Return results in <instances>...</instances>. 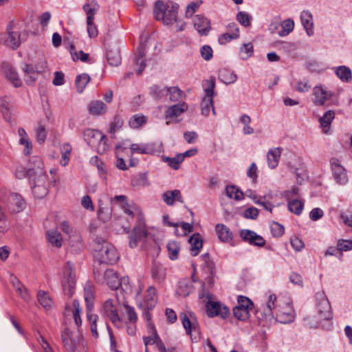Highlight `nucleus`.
<instances>
[{"label": "nucleus", "instance_id": "f257e3e1", "mask_svg": "<svg viewBox=\"0 0 352 352\" xmlns=\"http://www.w3.org/2000/svg\"><path fill=\"white\" fill-rule=\"evenodd\" d=\"M34 162L37 164V168H30L26 171L32 185L33 195L42 199L48 193L49 183L47 175L43 170V163L41 158H34Z\"/></svg>", "mask_w": 352, "mask_h": 352}, {"label": "nucleus", "instance_id": "f03ea898", "mask_svg": "<svg viewBox=\"0 0 352 352\" xmlns=\"http://www.w3.org/2000/svg\"><path fill=\"white\" fill-rule=\"evenodd\" d=\"M95 257L100 263L115 264L119 259L116 248L102 237L96 236L93 241Z\"/></svg>", "mask_w": 352, "mask_h": 352}, {"label": "nucleus", "instance_id": "7ed1b4c3", "mask_svg": "<svg viewBox=\"0 0 352 352\" xmlns=\"http://www.w3.org/2000/svg\"><path fill=\"white\" fill-rule=\"evenodd\" d=\"M85 141L96 152L102 155L109 148L107 137L97 129H87L83 132Z\"/></svg>", "mask_w": 352, "mask_h": 352}, {"label": "nucleus", "instance_id": "20e7f679", "mask_svg": "<svg viewBox=\"0 0 352 352\" xmlns=\"http://www.w3.org/2000/svg\"><path fill=\"white\" fill-rule=\"evenodd\" d=\"M124 211L128 215L133 217L138 212V223L133 228L132 233L129 236V246L131 248L137 247L138 242L145 239L148 235V232L145 228V223L143 220L142 214L138 210H132L130 206L122 208Z\"/></svg>", "mask_w": 352, "mask_h": 352}, {"label": "nucleus", "instance_id": "39448f33", "mask_svg": "<svg viewBox=\"0 0 352 352\" xmlns=\"http://www.w3.org/2000/svg\"><path fill=\"white\" fill-rule=\"evenodd\" d=\"M153 12L155 19L164 25H170L177 21V8L166 6L161 1L155 3Z\"/></svg>", "mask_w": 352, "mask_h": 352}, {"label": "nucleus", "instance_id": "423d86ee", "mask_svg": "<svg viewBox=\"0 0 352 352\" xmlns=\"http://www.w3.org/2000/svg\"><path fill=\"white\" fill-rule=\"evenodd\" d=\"M6 32V34L1 35L0 43L12 49L18 48L27 36L25 33L20 34L14 30L13 21H10L7 25Z\"/></svg>", "mask_w": 352, "mask_h": 352}, {"label": "nucleus", "instance_id": "0eeeda50", "mask_svg": "<svg viewBox=\"0 0 352 352\" xmlns=\"http://www.w3.org/2000/svg\"><path fill=\"white\" fill-rule=\"evenodd\" d=\"M204 86L205 95L200 104L201 113L204 116H208L210 110H212V114L216 116L213 102L214 89L215 87L214 80H206Z\"/></svg>", "mask_w": 352, "mask_h": 352}, {"label": "nucleus", "instance_id": "6e6552de", "mask_svg": "<svg viewBox=\"0 0 352 352\" xmlns=\"http://www.w3.org/2000/svg\"><path fill=\"white\" fill-rule=\"evenodd\" d=\"M61 284L64 294L71 297L74 294L76 287L74 265L71 261L67 262L64 267Z\"/></svg>", "mask_w": 352, "mask_h": 352}, {"label": "nucleus", "instance_id": "1a4fd4ad", "mask_svg": "<svg viewBox=\"0 0 352 352\" xmlns=\"http://www.w3.org/2000/svg\"><path fill=\"white\" fill-rule=\"evenodd\" d=\"M61 338L64 347L69 352H76L84 342L78 331H72L69 328H65L62 332Z\"/></svg>", "mask_w": 352, "mask_h": 352}, {"label": "nucleus", "instance_id": "9d476101", "mask_svg": "<svg viewBox=\"0 0 352 352\" xmlns=\"http://www.w3.org/2000/svg\"><path fill=\"white\" fill-rule=\"evenodd\" d=\"M98 5L94 0L83 6V10L87 14V30L90 38H95L98 34L97 25L94 23V16L98 10Z\"/></svg>", "mask_w": 352, "mask_h": 352}, {"label": "nucleus", "instance_id": "9b49d317", "mask_svg": "<svg viewBox=\"0 0 352 352\" xmlns=\"http://www.w3.org/2000/svg\"><path fill=\"white\" fill-rule=\"evenodd\" d=\"M180 317L186 333L190 336L192 342H198L201 339V331L196 319L192 316L190 318L186 314L180 315Z\"/></svg>", "mask_w": 352, "mask_h": 352}, {"label": "nucleus", "instance_id": "f8f14e48", "mask_svg": "<svg viewBox=\"0 0 352 352\" xmlns=\"http://www.w3.org/2000/svg\"><path fill=\"white\" fill-rule=\"evenodd\" d=\"M95 278L98 283L107 284L111 289L116 290L120 288L119 278L117 273L113 270L107 269L101 274L98 270L94 272Z\"/></svg>", "mask_w": 352, "mask_h": 352}, {"label": "nucleus", "instance_id": "ddd939ff", "mask_svg": "<svg viewBox=\"0 0 352 352\" xmlns=\"http://www.w3.org/2000/svg\"><path fill=\"white\" fill-rule=\"evenodd\" d=\"M205 307L207 316L210 318L219 316L225 319L230 314L229 309L219 301L209 300Z\"/></svg>", "mask_w": 352, "mask_h": 352}, {"label": "nucleus", "instance_id": "4468645a", "mask_svg": "<svg viewBox=\"0 0 352 352\" xmlns=\"http://www.w3.org/2000/svg\"><path fill=\"white\" fill-rule=\"evenodd\" d=\"M316 307L321 319L329 320L332 318L331 307L329 300L323 292L316 294Z\"/></svg>", "mask_w": 352, "mask_h": 352}, {"label": "nucleus", "instance_id": "2eb2a0df", "mask_svg": "<svg viewBox=\"0 0 352 352\" xmlns=\"http://www.w3.org/2000/svg\"><path fill=\"white\" fill-rule=\"evenodd\" d=\"M104 316L110 319L113 325L118 329L122 327V321L119 316L117 309L115 307L113 300L111 299L107 300L102 307V309Z\"/></svg>", "mask_w": 352, "mask_h": 352}, {"label": "nucleus", "instance_id": "dca6fc26", "mask_svg": "<svg viewBox=\"0 0 352 352\" xmlns=\"http://www.w3.org/2000/svg\"><path fill=\"white\" fill-rule=\"evenodd\" d=\"M333 177L340 185H344L348 182V177L345 168L341 165L337 158H331L330 160Z\"/></svg>", "mask_w": 352, "mask_h": 352}, {"label": "nucleus", "instance_id": "f3484780", "mask_svg": "<svg viewBox=\"0 0 352 352\" xmlns=\"http://www.w3.org/2000/svg\"><path fill=\"white\" fill-rule=\"evenodd\" d=\"M6 207L11 212L17 213L25 208V202L20 195L13 192L8 198Z\"/></svg>", "mask_w": 352, "mask_h": 352}, {"label": "nucleus", "instance_id": "a211bd4d", "mask_svg": "<svg viewBox=\"0 0 352 352\" xmlns=\"http://www.w3.org/2000/svg\"><path fill=\"white\" fill-rule=\"evenodd\" d=\"M149 327L152 330L151 335L144 338V343L145 344V349L148 348V344H156V347L159 352H167V349L160 338L159 337L157 331L153 324L149 323Z\"/></svg>", "mask_w": 352, "mask_h": 352}, {"label": "nucleus", "instance_id": "6ab92c4d", "mask_svg": "<svg viewBox=\"0 0 352 352\" xmlns=\"http://www.w3.org/2000/svg\"><path fill=\"white\" fill-rule=\"evenodd\" d=\"M240 236L245 241L248 242L250 245L258 247H263L265 245L264 238L252 230H242Z\"/></svg>", "mask_w": 352, "mask_h": 352}, {"label": "nucleus", "instance_id": "aec40b11", "mask_svg": "<svg viewBox=\"0 0 352 352\" xmlns=\"http://www.w3.org/2000/svg\"><path fill=\"white\" fill-rule=\"evenodd\" d=\"M314 98L313 102L316 105H323L333 96V93L326 91L322 86H316L313 89Z\"/></svg>", "mask_w": 352, "mask_h": 352}, {"label": "nucleus", "instance_id": "412c9836", "mask_svg": "<svg viewBox=\"0 0 352 352\" xmlns=\"http://www.w3.org/2000/svg\"><path fill=\"white\" fill-rule=\"evenodd\" d=\"M69 250L74 253L81 252L84 249V243L79 232H72L68 239Z\"/></svg>", "mask_w": 352, "mask_h": 352}, {"label": "nucleus", "instance_id": "4be33fe9", "mask_svg": "<svg viewBox=\"0 0 352 352\" xmlns=\"http://www.w3.org/2000/svg\"><path fill=\"white\" fill-rule=\"evenodd\" d=\"M2 71L6 78L15 87H19L22 85V80L19 78L16 70L8 63H3Z\"/></svg>", "mask_w": 352, "mask_h": 352}, {"label": "nucleus", "instance_id": "5701e85b", "mask_svg": "<svg viewBox=\"0 0 352 352\" xmlns=\"http://www.w3.org/2000/svg\"><path fill=\"white\" fill-rule=\"evenodd\" d=\"M194 27L201 36L208 35L210 30V21L201 15H196L193 19Z\"/></svg>", "mask_w": 352, "mask_h": 352}, {"label": "nucleus", "instance_id": "b1692460", "mask_svg": "<svg viewBox=\"0 0 352 352\" xmlns=\"http://www.w3.org/2000/svg\"><path fill=\"white\" fill-rule=\"evenodd\" d=\"M151 274L152 278L155 282L160 283L166 278V269L162 264L155 261L151 268Z\"/></svg>", "mask_w": 352, "mask_h": 352}, {"label": "nucleus", "instance_id": "393cba45", "mask_svg": "<svg viewBox=\"0 0 352 352\" xmlns=\"http://www.w3.org/2000/svg\"><path fill=\"white\" fill-rule=\"evenodd\" d=\"M188 105L185 102L170 106L165 112L166 118H176L187 111Z\"/></svg>", "mask_w": 352, "mask_h": 352}, {"label": "nucleus", "instance_id": "a878e982", "mask_svg": "<svg viewBox=\"0 0 352 352\" xmlns=\"http://www.w3.org/2000/svg\"><path fill=\"white\" fill-rule=\"evenodd\" d=\"M281 149L279 147L270 149L267 153V164L270 168H275L279 162Z\"/></svg>", "mask_w": 352, "mask_h": 352}, {"label": "nucleus", "instance_id": "bb28decb", "mask_svg": "<svg viewBox=\"0 0 352 352\" xmlns=\"http://www.w3.org/2000/svg\"><path fill=\"white\" fill-rule=\"evenodd\" d=\"M302 25L306 30L308 36L314 34V23L311 14L308 11H302L300 14Z\"/></svg>", "mask_w": 352, "mask_h": 352}, {"label": "nucleus", "instance_id": "cd10ccee", "mask_svg": "<svg viewBox=\"0 0 352 352\" xmlns=\"http://www.w3.org/2000/svg\"><path fill=\"white\" fill-rule=\"evenodd\" d=\"M162 197L164 201L168 206L173 205L175 201L183 203V199L180 190L177 189L166 191L164 192Z\"/></svg>", "mask_w": 352, "mask_h": 352}, {"label": "nucleus", "instance_id": "c85d7f7f", "mask_svg": "<svg viewBox=\"0 0 352 352\" xmlns=\"http://www.w3.org/2000/svg\"><path fill=\"white\" fill-rule=\"evenodd\" d=\"M24 72V80L28 85H32L38 78V72L32 65L25 64L22 68Z\"/></svg>", "mask_w": 352, "mask_h": 352}, {"label": "nucleus", "instance_id": "c756f323", "mask_svg": "<svg viewBox=\"0 0 352 352\" xmlns=\"http://www.w3.org/2000/svg\"><path fill=\"white\" fill-rule=\"evenodd\" d=\"M277 306L276 295H270L266 305L263 307L265 316L269 318H274V311L276 309Z\"/></svg>", "mask_w": 352, "mask_h": 352}, {"label": "nucleus", "instance_id": "7c9ffc66", "mask_svg": "<svg viewBox=\"0 0 352 352\" xmlns=\"http://www.w3.org/2000/svg\"><path fill=\"white\" fill-rule=\"evenodd\" d=\"M192 256H197L203 246V241L199 233L193 234L188 239Z\"/></svg>", "mask_w": 352, "mask_h": 352}, {"label": "nucleus", "instance_id": "2f4dec72", "mask_svg": "<svg viewBox=\"0 0 352 352\" xmlns=\"http://www.w3.org/2000/svg\"><path fill=\"white\" fill-rule=\"evenodd\" d=\"M107 59L111 66H118L121 63V56L118 47H113L107 52Z\"/></svg>", "mask_w": 352, "mask_h": 352}, {"label": "nucleus", "instance_id": "473e14b6", "mask_svg": "<svg viewBox=\"0 0 352 352\" xmlns=\"http://www.w3.org/2000/svg\"><path fill=\"white\" fill-rule=\"evenodd\" d=\"M88 110L90 114L100 116L107 111L106 105L100 100H94L89 102Z\"/></svg>", "mask_w": 352, "mask_h": 352}, {"label": "nucleus", "instance_id": "72a5a7b5", "mask_svg": "<svg viewBox=\"0 0 352 352\" xmlns=\"http://www.w3.org/2000/svg\"><path fill=\"white\" fill-rule=\"evenodd\" d=\"M335 118V113L333 111L329 110L324 113L322 117L320 118V126L322 129L324 133H328L330 129V125L332 120Z\"/></svg>", "mask_w": 352, "mask_h": 352}, {"label": "nucleus", "instance_id": "f704fd0d", "mask_svg": "<svg viewBox=\"0 0 352 352\" xmlns=\"http://www.w3.org/2000/svg\"><path fill=\"white\" fill-rule=\"evenodd\" d=\"M336 76L342 81L349 82L352 80V73L349 67L342 65L335 68Z\"/></svg>", "mask_w": 352, "mask_h": 352}, {"label": "nucleus", "instance_id": "c9c22d12", "mask_svg": "<svg viewBox=\"0 0 352 352\" xmlns=\"http://www.w3.org/2000/svg\"><path fill=\"white\" fill-rule=\"evenodd\" d=\"M85 300L87 304V311H91L94 307V286L87 283L84 289Z\"/></svg>", "mask_w": 352, "mask_h": 352}, {"label": "nucleus", "instance_id": "e433bc0d", "mask_svg": "<svg viewBox=\"0 0 352 352\" xmlns=\"http://www.w3.org/2000/svg\"><path fill=\"white\" fill-rule=\"evenodd\" d=\"M48 242L56 248H60L63 243L61 234L55 230H49L46 232Z\"/></svg>", "mask_w": 352, "mask_h": 352}, {"label": "nucleus", "instance_id": "4c0bfd02", "mask_svg": "<svg viewBox=\"0 0 352 352\" xmlns=\"http://www.w3.org/2000/svg\"><path fill=\"white\" fill-rule=\"evenodd\" d=\"M216 232L221 241L228 242L232 239V234L230 229L223 224H217L216 226Z\"/></svg>", "mask_w": 352, "mask_h": 352}, {"label": "nucleus", "instance_id": "58836bf2", "mask_svg": "<svg viewBox=\"0 0 352 352\" xmlns=\"http://www.w3.org/2000/svg\"><path fill=\"white\" fill-rule=\"evenodd\" d=\"M275 317L278 322L283 324L289 323L294 320V314L292 310L285 312L280 309H278Z\"/></svg>", "mask_w": 352, "mask_h": 352}, {"label": "nucleus", "instance_id": "ea45409f", "mask_svg": "<svg viewBox=\"0 0 352 352\" xmlns=\"http://www.w3.org/2000/svg\"><path fill=\"white\" fill-rule=\"evenodd\" d=\"M232 26L234 28V31L232 33H223L219 37V43L221 45H225L228 41L236 39L239 37V30L235 23H232Z\"/></svg>", "mask_w": 352, "mask_h": 352}, {"label": "nucleus", "instance_id": "a19ab883", "mask_svg": "<svg viewBox=\"0 0 352 352\" xmlns=\"http://www.w3.org/2000/svg\"><path fill=\"white\" fill-rule=\"evenodd\" d=\"M219 77L220 80L226 84L234 82L237 79V76L233 71L228 69H222L219 71Z\"/></svg>", "mask_w": 352, "mask_h": 352}, {"label": "nucleus", "instance_id": "79ce46f5", "mask_svg": "<svg viewBox=\"0 0 352 352\" xmlns=\"http://www.w3.org/2000/svg\"><path fill=\"white\" fill-rule=\"evenodd\" d=\"M146 293V307L147 309H151L157 303L156 289L153 287H149Z\"/></svg>", "mask_w": 352, "mask_h": 352}, {"label": "nucleus", "instance_id": "37998d69", "mask_svg": "<svg viewBox=\"0 0 352 352\" xmlns=\"http://www.w3.org/2000/svg\"><path fill=\"white\" fill-rule=\"evenodd\" d=\"M131 153L140 154H150L153 153V148L150 144H132L130 145Z\"/></svg>", "mask_w": 352, "mask_h": 352}, {"label": "nucleus", "instance_id": "c03bdc74", "mask_svg": "<svg viewBox=\"0 0 352 352\" xmlns=\"http://www.w3.org/2000/svg\"><path fill=\"white\" fill-rule=\"evenodd\" d=\"M226 193L228 197L236 201L241 200L244 197V193L235 186H228L226 188Z\"/></svg>", "mask_w": 352, "mask_h": 352}, {"label": "nucleus", "instance_id": "a18cd8bd", "mask_svg": "<svg viewBox=\"0 0 352 352\" xmlns=\"http://www.w3.org/2000/svg\"><path fill=\"white\" fill-rule=\"evenodd\" d=\"M144 52H145V47L144 46H141L138 49V54L135 57V64L139 66V68L137 71V74L140 75L142 74L143 70L146 67V64L144 63Z\"/></svg>", "mask_w": 352, "mask_h": 352}, {"label": "nucleus", "instance_id": "49530a36", "mask_svg": "<svg viewBox=\"0 0 352 352\" xmlns=\"http://www.w3.org/2000/svg\"><path fill=\"white\" fill-rule=\"evenodd\" d=\"M39 303L46 310L50 309L53 305V301L48 294L45 292L40 291L37 295Z\"/></svg>", "mask_w": 352, "mask_h": 352}, {"label": "nucleus", "instance_id": "de8ad7c7", "mask_svg": "<svg viewBox=\"0 0 352 352\" xmlns=\"http://www.w3.org/2000/svg\"><path fill=\"white\" fill-rule=\"evenodd\" d=\"M90 81V76L87 74H82L76 76V85L78 93H82Z\"/></svg>", "mask_w": 352, "mask_h": 352}, {"label": "nucleus", "instance_id": "09e8293b", "mask_svg": "<svg viewBox=\"0 0 352 352\" xmlns=\"http://www.w3.org/2000/svg\"><path fill=\"white\" fill-rule=\"evenodd\" d=\"M233 314L239 320L245 321L250 317V310L246 308H243L239 305H236L233 308Z\"/></svg>", "mask_w": 352, "mask_h": 352}, {"label": "nucleus", "instance_id": "8fccbe9b", "mask_svg": "<svg viewBox=\"0 0 352 352\" xmlns=\"http://www.w3.org/2000/svg\"><path fill=\"white\" fill-rule=\"evenodd\" d=\"M147 121V118L142 114H136L133 116L129 122V126L133 129H138L144 124Z\"/></svg>", "mask_w": 352, "mask_h": 352}, {"label": "nucleus", "instance_id": "3c124183", "mask_svg": "<svg viewBox=\"0 0 352 352\" xmlns=\"http://www.w3.org/2000/svg\"><path fill=\"white\" fill-rule=\"evenodd\" d=\"M167 250L170 259L174 261L178 258L180 246L177 242L175 241H169L167 243Z\"/></svg>", "mask_w": 352, "mask_h": 352}, {"label": "nucleus", "instance_id": "603ef678", "mask_svg": "<svg viewBox=\"0 0 352 352\" xmlns=\"http://www.w3.org/2000/svg\"><path fill=\"white\" fill-rule=\"evenodd\" d=\"M91 311H87V320L90 324V329L92 336L95 338H98L99 336L98 332L97 331V320L98 319V316L96 314H91Z\"/></svg>", "mask_w": 352, "mask_h": 352}, {"label": "nucleus", "instance_id": "864d4df0", "mask_svg": "<svg viewBox=\"0 0 352 352\" xmlns=\"http://www.w3.org/2000/svg\"><path fill=\"white\" fill-rule=\"evenodd\" d=\"M60 150L62 157L60 163L62 166H65L69 160L72 151V146L69 143H65L62 145Z\"/></svg>", "mask_w": 352, "mask_h": 352}, {"label": "nucleus", "instance_id": "5fc2aeb1", "mask_svg": "<svg viewBox=\"0 0 352 352\" xmlns=\"http://www.w3.org/2000/svg\"><path fill=\"white\" fill-rule=\"evenodd\" d=\"M294 28V22L292 19H288L281 23V30L278 32L280 36H285L292 32Z\"/></svg>", "mask_w": 352, "mask_h": 352}, {"label": "nucleus", "instance_id": "6e6d98bb", "mask_svg": "<svg viewBox=\"0 0 352 352\" xmlns=\"http://www.w3.org/2000/svg\"><path fill=\"white\" fill-rule=\"evenodd\" d=\"M150 94L151 96L156 100H160L165 95L168 94L167 87H160L157 85H153L150 88Z\"/></svg>", "mask_w": 352, "mask_h": 352}, {"label": "nucleus", "instance_id": "4d7b16f0", "mask_svg": "<svg viewBox=\"0 0 352 352\" xmlns=\"http://www.w3.org/2000/svg\"><path fill=\"white\" fill-rule=\"evenodd\" d=\"M164 161L167 162L168 165L173 169L177 170L180 164L184 161V157L181 154H177L173 157H165Z\"/></svg>", "mask_w": 352, "mask_h": 352}, {"label": "nucleus", "instance_id": "13d9d810", "mask_svg": "<svg viewBox=\"0 0 352 352\" xmlns=\"http://www.w3.org/2000/svg\"><path fill=\"white\" fill-rule=\"evenodd\" d=\"M303 208L304 204L298 199H293L290 201H288L289 210L297 215L301 214Z\"/></svg>", "mask_w": 352, "mask_h": 352}, {"label": "nucleus", "instance_id": "bf43d9fd", "mask_svg": "<svg viewBox=\"0 0 352 352\" xmlns=\"http://www.w3.org/2000/svg\"><path fill=\"white\" fill-rule=\"evenodd\" d=\"M70 54L72 56L74 61L80 60L82 62H87L89 60V54L80 50L78 53L75 50V47L73 44L70 45Z\"/></svg>", "mask_w": 352, "mask_h": 352}, {"label": "nucleus", "instance_id": "052dcab7", "mask_svg": "<svg viewBox=\"0 0 352 352\" xmlns=\"http://www.w3.org/2000/svg\"><path fill=\"white\" fill-rule=\"evenodd\" d=\"M236 20L244 27H249L251 25L252 17L245 12L240 11L236 14Z\"/></svg>", "mask_w": 352, "mask_h": 352}, {"label": "nucleus", "instance_id": "680f3d73", "mask_svg": "<svg viewBox=\"0 0 352 352\" xmlns=\"http://www.w3.org/2000/svg\"><path fill=\"white\" fill-rule=\"evenodd\" d=\"M72 306L74 307L73 311V317L74 322L77 327H80L82 324V320L80 318V313L82 312V309L80 307V304L78 300H74L72 302Z\"/></svg>", "mask_w": 352, "mask_h": 352}, {"label": "nucleus", "instance_id": "e2e57ef3", "mask_svg": "<svg viewBox=\"0 0 352 352\" xmlns=\"http://www.w3.org/2000/svg\"><path fill=\"white\" fill-rule=\"evenodd\" d=\"M168 94H170V100L173 102L179 101L184 96V92L177 87L167 88Z\"/></svg>", "mask_w": 352, "mask_h": 352}, {"label": "nucleus", "instance_id": "0e129e2a", "mask_svg": "<svg viewBox=\"0 0 352 352\" xmlns=\"http://www.w3.org/2000/svg\"><path fill=\"white\" fill-rule=\"evenodd\" d=\"M98 215L100 219L103 221H107L109 220L111 217V208L107 206H102L100 205L99 209L98 210Z\"/></svg>", "mask_w": 352, "mask_h": 352}, {"label": "nucleus", "instance_id": "69168bd1", "mask_svg": "<svg viewBox=\"0 0 352 352\" xmlns=\"http://www.w3.org/2000/svg\"><path fill=\"white\" fill-rule=\"evenodd\" d=\"M271 231L274 236L280 237L284 234V226L277 222L273 221L271 224Z\"/></svg>", "mask_w": 352, "mask_h": 352}, {"label": "nucleus", "instance_id": "338daca9", "mask_svg": "<svg viewBox=\"0 0 352 352\" xmlns=\"http://www.w3.org/2000/svg\"><path fill=\"white\" fill-rule=\"evenodd\" d=\"M237 302V305H239L243 308L248 309L249 310H251L254 306L252 301L250 298L244 296H239L238 297Z\"/></svg>", "mask_w": 352, "mask_h": 352}, {"label": "nucleus", "instance_id": "774afa93", "mask_svg": "<svg viewBox=\"0 0 352 352\" xmlns=\"http://www.w3.org/2000/svg\"><path fill=\"white\" fill-rule=\"evenodd\" d=\"M0 110L4 119L8 122H11V116L9 112L8 103L6 101L5 99H2L0 103Z\"/></svg>", "mask_w": 352, "mask_h": 352}]
</instances>
